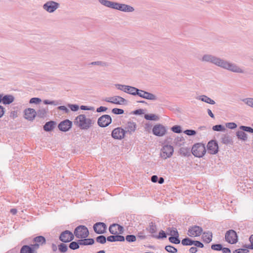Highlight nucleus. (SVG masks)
Masks as SVG:
<instances>
[{
    "label": "nucleus",
    "mask_w": 253,
    "mask_h": 253,
    "mask_svg": "<svg viewBox=\"0 0 253 253\" xmlns=\"http://www.w3.org/2000/svg\"><path fill=\"white\" fill-rule=\"evenodd\" d=\"M112 119L109 115H103L100 117L97 120L98 125L101 127L108 126L112 123Z\"/></svg>",
    "instance_id": "6e6552de"
},
{
    "label": "nucleus",
    "mask_w": 253,
    "mask_h": 253,
    "mask_svg": "<svg viewBox=\"0 0 253 253\" xmlns=\"http://www.w3.org/2000/svg\"><path fill=\"white\" fill-rule=\"evenodd\" d=\"M239 128L240 130H243L244 132L246 131L253 133V128L250 126H239Z\"/></svg>",
    "instance_id": "de8ad7c7"
},
{
    "label": "nucleus",
    "mask_w": 253,
    "mask_h": 253,
    "mask_svg": "<svg viewBox=\"0 0 253 253\" xmlns=\"http://www.w3.org/2000/svg\"><path fill=\"white\" fill-rule=\"evenodd\" d=\"M176 230H177L176 228L174 227H168L167 229V235H170L171 236H172L173 235H174V232H176Z\"/></svg>",
    "instance_id": "4d7b16f0"
},
{
    "label": "nucleus",
    "mask_w": 253,
    "mask_h": 253,
    "mask_svg": "<svg viewBox=\"0 0 253 253\" xmlns=\"http://www.w3.org/2000/svg\"><path fill=\"white\" fill-rule=\"evenodd\" d=\"M183 132L187 135L193 136L196 134L197 132L193 129H186L183 131Z\"/></svg>",
    "instance_id": "6e6d98bb"
},
{
    "label": "nucleus",
    "mask_w": 253,
    "mask_h": 253,
    "mask_svg": "<svg viewBox=\"0 0 253 253\" xmlns=\"http://www.w3.org/2000/svg\"><path fill=\"white\" fill-rule=\"evenodd\" d=\"M236 134L238 139L245 141L248 139L247 134L243 130H240L237 131Z\"/></svg>",
    "instance_id": "c85d7f7f"
},
{
    "label": "nucleus",
    "mask_w": 253,
    "mask_h": 253,
    "mask_svg": "<svg viewBox=\"0 0 253 253\" xmlns=\"http://www.w3.org/2000/svg\"><path fill=\"white\" fill-rule=\"evenodd\" d=\"M24 118L28 120H32V108H28L24 111Z\"/></svg>",
    "instance_id": "e433bc0d"
},
{
    "label": "nucleus",
    "mask_w": 253,
    "mask_h": 253,
    "mask_svg": "<svg viewBox=\"0 0 253 253\" xmlns=\"http://www.w3.org/2000/svg\"><path fill=\"white\" fill-rule=\"evenodd\" d=\"M212 234L211 232H204L202 236L203 240L205 243H209L212 241Z\"/></svg>",
    "instance_id": "a878e982"
},
{
    "label": "nucleus",
    "mask_w": 253,
    "mask_h": 253,
    "mask_svg": "<svg viewBox=\"0 0 253 253\" xmlns=\"http://www.w3.org/2000/svg\"><path fill=\"white\" fill-rule=\"evenodd\" d=\"M59 239L63 243H69L74 239V236L71 231L66 230L61 232Z\"/></svg>",
    "instance_id": "1a4fd4ad"
},
{
    "label": "nucleus",
    "mask_w": 253,
    "mask_h": 253,
    "mask_svg": "<svg viewBox=\"0 0 253 253\" xmlns=\"http://www.w3.org/2000/svg\"><path fill=\"white\" fill-rule=\"evenodd\" d=\"M191 152L190 148L181 147L179 150L178 153L182 156L189 157L191 155Z\"/></svg>",
    "instance_id": "bb28decb"
},
{
    "label": "nucleus",
    "mask_w": 253,
    "mask_h": 253,
    "mask_svg": "<svg viewBox=\"0 0 253 253\" xmlns=\"http://www.w3.org/2000/svg\"><path fill=\"white\" fill-rule=\"evenodd\" d=\"M207 150L210 154H217L219 151L217 142L213 140L210 141L207 144Z\"/></svg>",
    "instance_id": "f3484780"
},
{
    "label": "nucleus",
    "mask_w": 253,
    "mask_h": 253,
    "mask_svg": "<svg viewBox=\"0 0 253 253\" xmlns=\"http://www.w3.org/2000/svg\"><path fill=\"white\" fill-rule=\"evenodd\" d=\"M80 245H81V243L79 239L77 241V242H71L69 245V247L71 250H75L78 249L80 248Z\"/></svg>",
    "instance_id": "7c9ffc66"
},
{
    "label": "nucleus",
    "mask_w": 253,
    "mask_h": 253,
    "mask_svg": "<svg viewBox=\"0 0 253 253\" xmlns=\"http://www.w3.org/2000/svg\"><path fill=\"white\" fill-rule=\"evenodd\" d=\"M173 153V148L169 145H166L163 146L161 150V156L162 158L166 159L170 157Z\"/></svg>",
    "instance_id": "f8f14e48"
},
{
    "label": "nucleus",
    "mask_w": 253,
    "mask_h": 253,
    "mask_svg": "<svg viewBox=\"0 0 253 253\" xmlns=\"http://www.w3.org/2000/svg\"><path fill=\"white\" fill-rule=\"evenodd\" d=\"M201 61L213 64L218 67L230 72L236 73H244L245 71L236 64L230 62L223 59L217 57L211 54H204Z\"/></svg>",
    "instance_id": "f257e3e1"
},
{
    "label": "nucleus",
    "mask_w": 253,
    "mask_h": 253,
    "mask_svg": "<svg viewBox=\"0 0 253 253\" xmlns=\"http://www.w3.org/2000/svg\"><path fill=\"white\" fill-rule=\"evenodd\" d=\"M104 100L106 102L111 103L113 104H117V96H115L113 97L106 98Z\"/></svg>",
    "instance_id": "8fccbe9b"
},
{
    "label": "nucleus",
    "mask_w": 253,
    "mask_h": 253,
    "mask_svg": "<svg viewBox=\"0 0 253 253\" xmlns=\"http://www.w3.org/2000/svg\"><path fill=\"white\" fill-rule=\"evenodd\" d=\"M112 112L115 115H122L124 113V110L122 109L115 108L112 110Z\"/></svg>",
    "instance_id": "5fc2aeb1"
},
{
    "label": "nucleus",
    "mask_w": 253,
    "mask_h": 253,
    "mask_svg": "<svg viewBox=\"0 0 253 253\" xmlns=\"http://www.w3.org/2000/svg\"><path fill=\"white\" fill-rule=\"evenodd\" d=\"M171 130L174 133H180L182 132L181 126L179 125H174L171 127Z\"/></svg>",
    "instance_id": "a18cd8bd"
},
{
    "label": "nucleus",
    "mask_w": 253,
    "mask_h": 253,
    "mask_svg": "<svg viewBox=\"0 0 253 253\" xmlns=\"http://www.w3.org/2000/svg\"><path fill=\"white\" fill-rule=\"evenodd\" d=\"M43 103L46 105H54L55 106L57 105L58 103L56 101H50L48 100H44L43 101Z\"/></svg>",
    "instance_id": "680f3d73"
},
{
    "label": "nucleus",
    "mask_w": 253,
    "mask_h": 253,
    "mask_svg": "<svg viewBox=\"0 0 253 253\" xmlns=\"http://www.w3.org/2000/svg\"><path fill=\"white\" fill-rule=\"evenodd\" d=\"M56 125V122L49 121L45 123L43 126V130L46 132L52 131Z\"/></svg>",
    "instance_id": "5701e85b"
},
{
    "label": "nucleus",
    "mask_w": 253,
    "mask_h": 253,
    "mask_svg": "<svg viewBox=\"0 0 253 253\" xmlns=\"http://www.w3.org/2000/svg\"><path fill=\"white\" fill-rule=\"evenodd\" d=\"M144 118L147 120L149 121H157L159 119L158 116L154 114H147L144 116Z\"/></svg>",
    "instance_id": "f704fd0d"
},
{
    "label": "nucleus",
    "mask_w": 253,
    "mask_h": 253,
    "mask_svg": "<svg viewBox=\"0 0 253 253\" xmlns=\"http://www.w3.org/2000/svg\"><path fill=\"white\" fill-rule=\"evenodd\" d=\"M191 151L195 157L201 158L205 154L206 149L204 144L197 143L193 146Z\"/></svg>",
    "instance_id": "7ed1b4c3"
},
{
    "label": "nucleus",
    "mask_w": 253,
    "mask_h": 253,
    "mask_svg": "<svg viewBox=\"0 0 253 253\" xmlns=\"http://www.w3.org/2000/svg\"><path fill=\"white\" fill-rule=\"evenodd\" d=\"M2 103L4 104H10L14 100V97L12 95H3Z\"/></svg>",
    "instance_id": "cd10ccee"
},
{
    "label": "nucleus",
    "mask_w": 253,
    "mask_h": 253,
    "mask_svg": "<svg viewBox=\"0 0 253 253\" xmlns=\"http://www.w3.org/2000/svg\"><path fill=\"white\" fill-rule=\"evenodd\" d=\"M80 240L82 246L92 245L95 242L93 238H81Z\"/></svg>",
    "instance_id": "393cba45"
},
{
    "label": "nucleus",
    "mask_w": 253,
    "mask_h": 253,
    "mask_svg": "<svg viewBox=\"0 0 253 253\" xmlns=\"http://www.w3.org/2000/svg\"><path fill=\"white\" fill-rule=\"evenodd\" d=\"M222 247V245L220 244H213L211 246V249L216 251H221Z\"/></svg>",
    "instance_id": "09e8293b"
},
{
    "label": "nucleus",
    "mask_w": 253,
    "mask_h": 253,
    "mask_svg": "<svg viewBox=\"0 0 253 253\" xmlns=\"http://www.w3.org/2000/svg\"><path fill=\"white\" fill-rule=\"evenodd\" d=\"M45 244L46 239L42 236H37L33 238V245L36 248L39 249L40 246H42Z\"/></svg>",
    "instance_id": "412c9836"
},
{
    "label": "nucleus",
    "mask_w": 253,
    "mask_h": 253,
    "mask_svg": "<svg viewBox=\"0 0 253 253\" xmlns=\"http://www.w3.org/2000/svg\"><path fill=\"white\" fill-rule=\"evenodd\" d=\"M74 124L82 129H88L94 124V121L89 118H86L84 114L78 116L74 122Z\"/></svg>",
    "instance_id": "f03ea898"
},
{
    "label": "nucleus",
    "mask_w": 253,
    "mask_h": 253,
    "mask_svg": "<svg viewBox=\"0 0 253 253\" xmlns=\"http://www.w3.org/2000/svg\"><path fill=\"white\" fill-rule=\"evenodd\" d=\"M74 236L79 239L87 238L89 234L88 228L85 225H79L74 231Z\"/></svg>",
    "instance_id": "20e7f679"
},
{
    "label": "nucleus",
    "mask_w": 253,
    "mask_h": 253,
    "mask_svg": "<svg viewBox=\"0 0 253 253\" xmlns=\"http://www.w3.org/2000/svg\"><path fill=\"white\" fill-rule=\"evenodd\" d=\"M68 106L70 108V109L73 112L77 111L79 109V105L77 104H69Z\"/></svg>",
    "instance_id": "13d9d810"
},
{
    "label": "nucleus",
    "mask_w": 253,
    "mask_h": 253,
    "mask_svg": "<svg viewBox=\"0 0 253 253\" xmlns=\"http://www.w3.org/2000/svg\"><path fill=\"white\" fill-rule=\"evenodd\" d=\"M126 238L123 235H121L119 234L116 235V242H124Z\"/></svg>",
    "instance_id": "338daca9"
},
{
    "label": "nucleus",
    "mask_w": 253,
    "mask_h": 253,
    "mask_svg": "<svg viewBox=\"0 0 253 253\" xmlns=\"http://www.w3.org/2000/svg\"><path fill=\"white\" fill-rule=\"evenodd\" d=\"M179 235L177 230L174 232V235L169 238V242L174 244H179L180 243V240L179 238Z\"/></svg>",
    "instance_id": "b1692460"
},
{
    "label": "nucleus",
    "mask_w": 253,
    "mask_h": 253,
    "mask_svg": "<svg viewBox=\"0 0 253 253\" xmlns=\"http://www.w3.org/2000/svg\"><path fill=\"white\" fill-rule=\"evenodd\" d=\"M126 133L121 127L114 128L111 133L112 137L115 139L121 140L125 136Z\"/></svg>",
    "instance_id": "2eb2a0df"
},
{
    "label": "nucleus",
    "mask_w": 253,
    "mask_h": 253,
    "mask_svg": "<svg viewBox=\"0 0 253 253\" xmlns=\"http://www.w3.org/2000/svg\"><path fill=\"white\" fill-rule=\"evenodd\" d=\"M152 132L154 135L157 136H163L167 132V128L161 124H157L153 126Z\"/></svg>",
    "instance_id": "ddd939ff"
},
{
    "label": "nucleus",
    "mask_w": 253,
    "mask_h": 253,
    "mask_svg": "<svg viewBox=\"0 0 253 253\" xmlns=\"http://www.w3.org/2000/svg\"><path fill=\"white\" fill-rule=\"evenodd\" d=\"M113 9L123 12H130L134 11V8L129 5L115 2Z\"/></svg>",
    "instance_id": "4468645a"
},
{
    "label": "nucleus",
    "mask_w": 253,
    "mask_h": 253,
    "mask_svg": "<svg viewBox=\"0 0 253 253\" xmlns=\"http://www.w3.org/2000/svg\"><path fill=\"white\" fill-rule=\"evenodd\" d=\"M20 253H32V247L29 246H23L20 250Z\"/></svg>",
    "instance_id": "a19ab883"
},
{
    "label": "nucleus",
    "mask_w": 253,
    "mask_h": 253,
    "mask_svg": "<svg viewBox=\"0 0 253 253\" xmlns=\"http://www.w3.org/2000/svg\"><path fill=\"white\" fill-rule=\"evenodd\" d=\"M200 100L207 103L213 105L215 103V101L211 98L206 95H202L200 96Z\"/></svg>",
    "instance_id": "2f4dec72"
},
{
    "label": "nucleus",
    "mask_w": 253,
    "mask_h": 253,
    "mask_svg": "<svg viewBox=\"0 0 253 253\" xmlns=\"http://www.w3.org/2000/svg\"><path fill=\"white\" fill-rule=\"evenodd\" d=\"M117 104L119 105H126L127 103V100L126 99L124 98L123 97L120 96H117Z\"/></svg>",
    "instance_id": "49530a36"
},
{
    "label": "nucleus",
    "mask_w": 253,
    "mask_h": 253,
    "mask_svg": "<svg viewBox=\"0 0 253 253\" xmlns=\"http://www.w3.org/2000/svg\"><path fill=\"white\" fill-rule=\"evenodd\" d=\"M226 126L230 129H235L237 127V125L235 123H227L226 124Z\"/></svg>",
    "instance_id": "bf43d9fd"
},
{
    "label": "nucleus",
    "mask_w": 253,
    "mask_h": 253,
    "mask_svg": "<svg viewBox=\"0 0 253 253\" xmlns=\"http://www.w3.org/2000/svg\"><path fill=\"white\" fill-rule=\"evenodd\" d=\"M136 124L132 121H128L125 125L124 130L126 133L132 134L136 130Z\"/></svg>",
    "instance_id": "aec40b11"
},
{
    "label": "nucleus",
    "mask_w": 253,
    "mask_h": 253,
    "mask_svg": "<svg viewBox=\"0 0 253 253\" xmlns=\"http://www.w3.org/2000/svg\"><path fill=\"white\" fill-rule=\"evenodd\" d=\"M245 104L248 105V106L253 108V98H245L242 100Z\"/></svg>",
    "instance_id": "603ef678"
},
{
    "label": "nucleus",
    "mask_w": 253,
    "mask_h": 253,
    "mask_svg": "<svg viewBox=\"0 0 253 253\" xmlns=\"http://www.w3.org/2000/svg\"><path fill=\"white\" fill-rule=\"evenodd\" d=\"M109 231L112 235L122 234L124 233V227L117 223H113L111 224L109 228Z\"/></svg>",
    "instance_id": "6ab92c4d"
},
{
    "label": "nucleus",
    "mask_w": 253,
    "mask_h": 253,
    "mask_svg": "<svg viewBox=\"0 0 253 253\" xmlns=\"http://www.w3.org/2000/svg\"><path fill=\"white\" fill-rule=\"evenodd\" d=\"M193 245H194L196 248L198 247V248H203L204 247V244L200 241H197V240L194 241Z\"/></svg>",
    "instance_id": "052dcab7"
},
{
    "label": "nucleus",
    "mask_w": 253,
    "mask_h": 253,
    "mask_svg": "<svg viewBox=\"0 0 253 253\" xmlns=\"http://www.w3.org/2000/svg\"><path fill=\"white\" fill-rule=\"evenodd\" d=\"M126 240L128 242H133L136 241V238L134 235H127L126 237Z\"/></svg>",
    "instance_id": "864d4df0"
},
{
    "label": "nucleus",
    "mask_w": 253,
    "mask_h": 253,
    "mask_svg": "<svg viewBox=\"0 0 253 253\" xmlns=\"http://www.w3.org/2000/svg\"><path fill=\"white\" fill-rule=\"evenodd\" d=\"M134 94V96L137 95L142 98L153 101L156 100L158 99L155 94L137 88Z\"/></svg>",
    "instance_id": "39448f33"
},
{
    "label": "nucleus",
    "mask_w": 253,
    "mask_h": 253,
    "mask_svg": "<svg viewBox=\"0 0 253 253\" xmlns=\"http://www.w3.org/2000/svg\"><path fill=\"white\" fill-rule=\"evenodd\" d=\"M95 239L97 243L101 244H104L107 241L106 237L102 235L97 236Z\"/></svg>",
    "instance_id": "58836bf2"
},
{
    "label": "nucleus",
    "mask_w": 253,
    "mask_h": 253,
    "mask_svg": "<svg viewBox=\"0 0 253 253\" xmlns=\"http://www.w3.org/2000/svg\"><path fill=\"white\" fill-rule=\"evenodd\" d=\"M99 2L102 5L109 8H114V1H111L108 0H98Z\"/></svg>",
    "instance_id": "c756f323"
},
{
    "label": "nucleus",
    "mask_w": 253,
    "mask_h": 253,
    "mask_svg": "<svg viewBox=\"0 0 253 253\" xmlns=\"http://www.w3.org/2000/svg\"><path fill=\"white\" fill-rule=\"evenodd\" d=\"M60 6V4L54 1L50 0L43 5V8L49 13L54 12Z\"/></svg>",
    "instance_id": "0eeeda50"
},
{
    "label": "nucleus",
    "mask_w": 253,
    "mask_h": 253,
    "mask_svg": "<svg viewBox=\"0 0 253 253\" xmlns=\"http://www.w3.org/2000/svg\"><path fill=\"white\" fill-rule=\"evenodd\" d=\"M132 113L134 115H140L144 114V111L143 109H137V110L133 111Z\"/></svg>",
    "instance_id": "69168bd1"
},
{
    "label": "nucleus",
    "mask_w": 253,
    "mask_h": 253,
    "mask_svg": "<svg viewBox=\"0 0 253 253\" xmlns=\"http://www.w3.org/2000/svg\"><path fill=\"white\" fill-rule=\"evenodd\" d=\"M249 252V250L246 249H239L235 250L233 253H248Z\"/></svg>",
    "instance_id": "e2e57ef3"
},
{
    "label": "nucleus",
    "mask_w": 253,
    "mask_h": 253,
    "mask_svg": "<svg viewBox=\"0 0 253 253\" xmlns=\"http://www.w3.org/2000/svg\"><path fill=\"white\" fill-rule=\"evenodd\" d=\"M212 129L214 131H224L225 128L224 126L221 125H216L212 126Z\"/></svg>",
    "instance_id": "3c124183"
},
{
    "label": "nucleus",
    "mask_w": 253,
    "mask_h": 253,
    "mask_svg": "<svg viewBox=\"0 0 253 253\" xmlns=\"http://www.w3.org/2000/svg\"><path fill=\"white\" fill-rule=\"evenodd\" d=\"M194 241L188 237H186L182 240L181 244L183 246H192L193 245Z\"/></svg>",
    "instance_id": "72a5a7b5"
},
{
    "label": "nucleus",
    "mask_w": 253,
    "mask_h": 253,
    "mask_svg": "<svg viewBox=\"0 0 253 253\" xmlns=\"http://www.w3.org/2000/svg\"><path fill=\"white\" fill-rule=\"evenodd\" d=\"M221 142L224 144H228L232 142V139L228 134H224L221 138Z\"/></svg>",
    "instance_id": "c9c22d12"
},
{
    "label": "nucleus",
    "mask_w": 253,
    "mask_h": 253,
    "mask_svg": "<svg viewBox=\"0 0 253 253\" xmlns=\"http://www.w3.org/2000/svg\"><path fill=\"white\" fill-rule=\"evenodd\" d=\"M185 139L183 137H176L174 140V143L175 145L177 146H180L182 144L184 143Z\"/></svg>",
    "instance_id": "4c0bfd02"
},
{
    "label": "nucleus",
    "mask_w": 253,
    "mask_h": 253,
    "mask_svg": "<svg viewBox=\"0 0 253 253\" xmlns=\"http://www.w3.org/2000/svg\"><path fill=\"white\" fill-rule=\"evenodd\" d=\"M115 85L118 89L133 96L135 95L134 93H135L136 87L121 84H115Z\"/></svg>",
    "instance_id": "9b49d317"
},
{
    "label": "nucleus",
    "mask_w": 253,
    "mask_h": 253,
    "mask_svg": "<svg viewBox=\"0 0 253 253\" xmlns=\"http://www.w3.org/2000/svg\"><path fill=\"white\" fill-rule=\"evenodd\" d=\"M108 109V108L104 106H100L97 108L96 112L98 113L106 112Z\"/></svg>",
    "instance_id": "774afa93"
},
{
    "label": "nucleus",
    "mask_w": 253,
    "mask_h": 253,
    "mask_svg": "<svg viewBox=\"0 0 253 253\" xmlns=\"http://www.w3.org/2000/svg\"><path fill=\"white\" fill-rule=\"evenodd\" d=\"M107 241L110 242H116V235H113L108 236L106 238Z\"/></svg>",
    "instance_id": "0e129e2a"
},
{
    "label": "nucleus",
    "mask_w": 253,
    "mask_h": 253,
    "mask_svg": "<svg viewBox=\"0 0 253 253\" xmlns=\"http://www.w3.org/2000/svg\"><path fill=\"white\" fill-rule=\"evenodd\" d=\"M225 240L227 242L231 244L237 243L238 237L236 232L233 229L227 231L225 234Z\"/></svg>",
    "instance_id": "423d86ee"
},
{
    "label": "nucleus",
    "mask_w": 253,
    "mask_h": 253,
    "mask_svg": "<svg viewBox=\"0 0 253 253\" xmlns=\"http://www.w3.org/2000/svg\"><path fill=\"white\" fill-rule=\"evenodd\" d=\"M203 228L198 225L190 226L188 230L187 234L190 237H198L203 232Z\"/></svg>",
    "instance_id": "9d476101"
},
{
    "label": "nucleus",
    "mask_w": 253,
    "mask_h": 253,
    "mask_svg": "<svg viewBox=\"0 0 253 253\" xmlns=\"http://www.w3.org/2000/svg\"><path fill=\"white\" fill-rule=\"evenodd\" d=\"M152 237L158 239H163L167 238V233H166L164 230H161L160 231L158 235H152Z\"/></svg>",
    "instance_id": "473e14b6"
},
{
    "label": "nucleus",
    "mask_w": 253,
    "mask_h": 253,
    "mask_svg": "<svg viewBox=\"0 0 253 253\" xmlns=\"http://www.w3.org/2000/svg\"><path fill=\"white\" fill-rule=\"evenodd\" d=\"M165 249L166 251L170 253H176L177 252V249L171 245L166 246L165 248Z\"/></svg>",
    "instance_id": "79ce46f5"
},
{
    "label": "nucleus",
    "mask_w": 253,
    "mask_h": 253,
    "mask_svg": "<svg viewBox=\"0 0 253 253\" xmlns=\"http://www.w3.org/2000/svg\"><path fill=\"white\" fill-rule=\"evenodd\" d=\"M73 123L68 119L61 121L58 125L59 129L63 132L69 131L72 127Z\"/></svg>",
    "instance_id": "dca6fc26"
},
{
    "label": "nucleus",
    "mask_w": 253,
    "mask_h": 253,
    "mask_svg": "<svg viewBox=\"0 0 253 253\" xmlns=\"http://www.w3.org/2000/svg\"><path fill=\"white\" fill-rule=\"evenodd\" d=\"M58 247L59 252L61 253H65L68 251V247L64 243H60Z\"/></svg>",
    "instance_id": "c03bdc74"
},
{
    "label": "nucleus",
    "mask_w": 253,
    "mask_h": 253,
    "mask_svg": "<svg viewBox=\"0 0 253 253\" xmlns=\"http://www.w3.org/2000/svg\"><path fill=\"white\" fill-rule=\"evenodd\" d=\"M107 225L104 222H98L95 223L93 226L94 231L98 234H102L106 232Z\"/></svg>",
    "instance_id": "a211bd4d"
},
{
    "label": "nucleus",
    "mask_w": 253,
    "mask_h": 253,
    "mask_svg": "<svg viewBox=\"0 0 253 253\" xmlns=\"http://www.w3.org/2000/svg\"><path fill=\"white\" fill-rule=\"evenodd\" d=\"M89 64L91 65H98L102 67L109 66L108 63L101 61L92 62Z\"/></svg>",
    "instance_id": "37998d69"
},
{
    "label": "nucleus",
    "mask_w": 253,
    "mask_h": 253,
    "mask_svg": "<svg viewBox=\"0 0 253 253\" xmlns=\"http://www.w3.org/2000/svg\"><path fill=\"white\" fill-rule=\"evenodd\" d=\"M47 110V108L46 109L44 108H41L37 112L35 109H33V120H34L36 116H38V117L41 118H43L45 117Z\"/></svg>",
    "instance_id": "4be33fe9"
},
{
    "label": "nucleus",
    "mask_w": 253,
    "mask_h": 253,
    "mask_svg": "<svg viewBox=\"0 0 253 253\" xmlns=\"http://www.w3.org/2000/svg\"><path fill=\"white\" fill-rule=\"evenodd\" d=\"M147 230L149 231V232L151 233H156L157 231V227L155 224L152 222L150 223L149 226L148 228H147Z\"/></svg>",
    "instance_id": "ea45409f"
}]
</instances>
